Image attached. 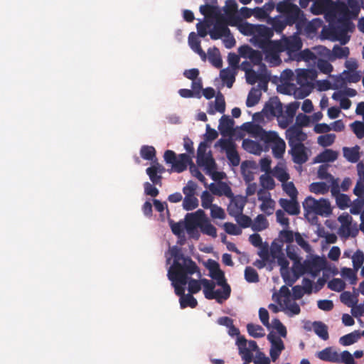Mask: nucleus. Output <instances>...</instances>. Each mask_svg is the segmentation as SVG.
<instances>
[{
  "mask_svg": "<svg viewBox=\"0 0 364 364\" xmlns=\"http://www.w3.org/2000/svg\"><path fill=\"white\" fill-rule=\"evenodd\" d=\"M188 44L191 48L197 54L199 55L203 61L207 60V54L202 49L200 46V41L198 39V36L194 32H191L188 36Z\"/></svg>",
  "mask_w": 364,
  "mask_h": 364,
  "instance_id": "obj_30",
  "label": "nucleus"
},
{
  "mask_svg": "<svg viewBox=\"0 0 364 364\" xmlns=\"http://www.w3.org/2000/svg\"><path fill=\"white\" fill-rule=\"evenodd\" d=\"M273 31L264 25L252 24V44L262 50L252 49V106L257 104L262 91L267 89L269 74L263 58L272 65H278L281 63L279 53L283 52L277 41H271Z\"/></svg>",
  "mask_w": 364,
  "mask_h": 364,
  "instance_id": "obj_1",
  "label": "nucleus"
},
{
  "mask_svg": "<svg viewBox=\"0 0 364 364\" xmlns=\"http://www.w3.org/2000/svg\"><path fill=\"white\" fill-rule=\"evenodd\" d=\"M293 161L298 164H304L308 160L306 150L304 144L290 146Z\"/></svg>",
  "mask_w": 364,
  "mask_h": 364,
  "instance_id": "obj_27",
  "label": "nucleus"
},
{
  "mask_svg": "<svg viewBox=\"0 0 364 364\" xmlns=\"http://www.w3.org/2000/svg\"><path fill=\"white\" fill-rule=\"evenodd\" d=\"M146 173L154 185H159V186H162L163 177L156 172L154 167H148L146 169Z\"/></svg>",
  "mask_w": 364,
  "mask_h": 364,
  "instance_id": "obj_51",
  "label": "nucleus"
},
{
  "mask_svg": "<svg viewBox=\"0 0 364 364\" xmlns=\"http://www.w3.org/2000/svg\"><path fill=\"white\" fill-rule=\"evenodd\" d=\"M156 149L152 146L143 145L140 149V155L142 159L147 161H157Z\"/></svg>",
  "mask_w": 364,
  "mask_h": 364,
  "instance_id": "obj_45",
  "label": "nucleus"
},
{
  "mask_svg": "<svg viewBox=\"0 0 364 364\" xmlns=\"http://www.w3.org/2000/svg\"><path fill=\"white\" fill-rule=\"evenodd\" d=\"M360 337V333L357 331H355L350 333L346 334L341 337L339 339V342L342 346H347L357 342Z\"/></svg>",
  "mask_w": 364,
  "mask_h": 364,
  "instance_id": "obj_47",
  "label": "nucleus"
},
{
  "mask_svg": "<svg viewBox=\"0 0 364 364\" xmlns=\"http://www.w3.org/2000/svg\"><path fill=\"white\" fill-rule=\"evenodd\" d=\"M216 145H218L226 153L227 158L231 162L232 166H238L240 164V156L236 150L235 143L231 139H220Z\"/></svg>",
  "mask_w": 364,
  "mask_h": 364,
  "instance_id": "obj_17",
  "label": "nucleus"
},
{
  "mask_svg": "<svg viewBox=\"0 0 364 364\" xmlns=\"http://www.w3.org/2000/svg\"><path fill=\"white\" fill-rule=\"evenodd\" d=\"M336 134H325L320 135L317 139V143L323 146L326 147L332 145L336 139Z\"/></svg>",
  "mask_w": 364,
  "mask_h": 364,
  "instance_id": "obj_52",
  "label": "nucleus"
},
{
  "mask_svg": "<svg viewBox=\"0 0 364 364\" xmlns=\"http://www.w3.org/2000/svg\"><path fill=\"white\" fill-rule=\"evenodd\" d=\"M197 164L200 166H203L208 173H211L216 169V164L210 154L200 156H197Z\"/></svg>",
  "mask_w": 364,
  "mask_h": 364,
  "instance_id": "obj_32",
  "label": "nucleus"
},
{
  "mask_svg": "<svg viewBox=\"0 0 364 364\" xmlns=\"http://www.w3.org/2000/svg\"><path fill=\"white\" fill-rule=\"evenodd\" d=\"M273 175L281 182H287L289 179V175L287 172L286 166L284 161H281L274 167Z\"/></svg>",
  "mask_w": 364,
  "mask_h": 364,
  "instance_id": "obj_39",
  "label": "nucleus"
},
{
  "mask_svg": "<svg viewBox=\"0 0 364 364\" xmlns=\"http://www.w3.org/2000/svg\"><path fill=\"white\" fill-rule=\"evenodd\" d=\"M346 5L348 9V16L346 18H341V14L338 13L336 22L331 24L333 27L335 26L334 24L337 23L340 24L341 33L336 39L343 45L347 43L350 39L349 36L346 35L350 27L349 18L357 17L361 7L360 2L358 0H348L347 4Z\"/></svg>",
  "mask_w": 364,
  "mask_h": 364,
  "instance_id": "obj_8",
  "label": "nucleus"
},
{
  "mask_svg": "<svg viewBox=\"0 0 364 364\" xmlns=\"http://www.w3.org/2000/svg\"><path fill=\"white\" fill-rule=\"evenodd\" d=\"M359 150H360V147L358 146H355L354 147H351V148L343 147V156L349 162L355 163L360 159Z\"/></svg>",
  "mask_w": 364,
  "mask_h": 364,
  "instance_id": "obj_40",
  "label": "nucleus"
},
{
  "mask_svg": "<svg viewBox=\"0 0 364 364\" xmlns=\"http://www.w3.org/2000/svg\"><path fill=\"white\" fill-rule=\"evenodd\" d=\"M272 145L274 158L282 159L286 151L285 141L275 132H267L261 127L252 123V154L259 155L269 149Z\"/></svg>",
  "mask_w": 364,
  "mask_h": 364,
  "instance_id": "obj_3",
  "label": "nucleus"
},
{
  "mask_svg": "<svg viewBox=\"0 0 364 364\" xmlns=\"http://www.w3.org/2000/svg\"><path fill=\"white\" fill-rule=\"evenodd\" d=\"M260 184L264 188L263 190L272 189L274 187V181L273 178L268 173H264L260 176Z\"/></svg>",
  "mask_w": 364,
  "mask_h": 364,
  "instance_id": "obj_57",
  "label": "nucleus"
},
{
  "mask_svg": "<svg viewBox=\"0 0 364 364\" xmlns=\"http://www.w3.org/2000/svg\"><path fill=\"white\" fill-rule=\"evenodd\" d=\"M311 11L316 15L324 14L326 20L330 24H333L336 22L338 13L343 18L348 16L346 4L334 2L332 0H315L311 6Z\"/></svg>",
  "mask_w": 364,
  "mask_h": 364,
  "instance_id": "obj_5",
  "label": "nucleus"
},
{
  "mask_svg": "<svg viewBox=\"0 0 364 364\" xmlns=\"http://www.w3.org/2000/svg\"><path fill=\"white\" fill-rule=\"evenodd\" d=\"M316 356L321 360L337 363L338 360V353L333 350L332 348H326L325 349L316 353Z\"/></svg>",
  "mask_w": 364,
  "mask_h": 364,
  "instance_id": "obj_33",
  "label": "nucleus"
},
{
  "mask_svg": "<svg viewBox=\"0 0 364 364\" xmlns=\"http://www.w3.org/2000/svg\"><path fill=\"white\" fill-rule=\"evenodd\" d=\"M282 112V105L277 98L270 99L264 105L262 110L252 116V122L265 123L274 117H278Z\"/></svg>",
  "mask_w": 364,
  "mask_h": 364,
  "instance_id": "obj_10",
  "label": "nucleus"
},
{
  "mask_svg": "<svg viewBox=\"0 0 364 364\" xmlns=\"http://www.w3.org/2000/svg\"><path fill=\"white\" fill-rule=\"evenodd\" d=\"M350 127L358 138L364 137V122L355 121L350 124Z\"/></svg>",
  "mask_w": 364,
  "mask_h": 364,
  "instance_id": "obj_63",
  "label": "nucleus"
},
{
  "mask_svg": "<svg viewBox=\"0 0 364 364\" xmlns=\"http://www.w3.org/2000/svg\"><path fill=\"white\" fill-rule=\"evenodd\" d=\"M278 301L281 310L284 311L288 316H293L300 313V307L295 301V299H292L289 289H287V296H279Z\"/></svg>",
  "mask_w": 364,
  "mask_h": 364,
  "instance_id": "obj_16",
  "label": "nucleus"
},
{
  "mask_svg": "<svg viewBox=\"0 0 364 364\" xmlns=\"http://www.w3.org/2000/svg\"><path fill=\"white\" fill-rule=\"evenodd\" d=\"M364 205V198H357L350 204V211L352 214L357 215L360 213L362 208Z\"/></svg>",
  "mask_w": 364,
  "mask_h": 364,
  "instance_id": "obj_61",
  "label": "nucleus"
},
{
  "mask_svg": "<svg viewBox=\"0 0 364 364\" xmlns=\"http://www.w3.org/2000/svg\"><path fill=\"white\" fill-rule=\"evenodd\" d=\"M341 226L338 230V234L345 239L349 237H355L358 232L357 228L352 226V217L348 213H343L338 218Z\"/></svg>",
  "mask_w": 364,
  "mask_h": 364,
  "instance_id": "obj_15",
  "label": "nucleus"
},
{
  "mask_svg": "<svg viewBox=\"0 0 364 364\" xmlns=\"http://www.w3.org/2000/svg\"><path fill=\"white\" fill-rule=\"evenodd\" d=\"M202 286L203 287V294L205 299L208 300L215 299L218 303L222 304L223 301L228 299V295H215V284L214 282L207 279L205 278L200 279Z\"/></svg>",
  "mask_w": 364,
  "mask_h": 364,
  "instance_id": "obj_20",
  "label": "nucleus"
},
{
  "mask_svg": "<svg viewBox=\"0 0 364 364\" xmlns=\"http://www.w3.org/2000/svg\"><path fill=\"white\" fill-rule=\"evenodd\" d=\"M309 191L316 195H324L329 191V186L324 182H314L309 185Z\"/></svg>",
  "mask_w": 364,
  "mask_h": 364,
  "instance_id": "obj_46",
  "label": "nucleus"
},
{
  "mask_svg": "<svg viewBox=\"0 0 364 364\" xmlns=\"http://www.w3.org/2000/svg\"><path fill=\"white\" fill-rule=\"evenodd\" d=\"M210 63L215 68H220L223 66V60L221 58L219 49L214 46L208 50V56Z\"/></svg>",
  "mask_w": 364,
  "mask_h": 364,
  "instance_id": "obj_37",
  "label": "nucleus"
},
{
  "mask_svg": "<svg viewBox=\"0 0 364 364\" xmlns=\"http://www.w3.org/2000/svg\"><path fill=\"white\" fill-rule=\"evenodd\" d=\"M277 10L285 16H279L270 20L272 26V31L281 33L287 25L296 23L299 20L301 11L299 8L291 3L289 0L279 2L277 5ZM271 29V28H269Z\"/></svg>",
  "mask_w": 364,
  "mask_h": 364,
  "instance_id": "obj_4",
  "label": "nucleus"
},
{
  "mask_svg": "<svg viewBox=\"0 0 364 364\" xmlns=\"http://www.w3.org/2000/svg\"><path fill=\"white\" fill-rule=\"evenodd\" d=\"M235 121L230 116L223 115L220 119L218 129L224 137H235L236 139H242L244 136L243 132L250 134V122L244 123L240 129H235Z\"/></svg>",
  "mask_w": 364,
  "mask_h": 364,
  "instance_id": "obj_9",
  "label": "nucleus"
},
{
  "mask_svg": "<svg viewBox=\"0 0 364 364\" xmlns=\"http://www.w3.org/2000/svg\"><path fill=\"white\" fill-rule=\"evenodd\" d=\"M282 188L291 199H296L298 192L292 182H283Z\"/></svg>",
  "mask_w": 364,
  "mask_h": 364,
  "instance_id": "obj_60",
  "label": "nucleus"
},
{
  "mask_svg": "<svg viewBox=\"0 0 364 364\" xmlns=\"http://www.w3.org/2000/svg\"><path fill=\"white\" fill-rule=\"evenodd\" d=\"M220 77L228 88H231L235 82V76L231 70L228 68L223 69L220 72Z\"/></svg>",
  "mask_w": 364,
  "mask_h": 364,
  "instance_id": "obj_50",
  "label": "nucleus"
},
{
  "mask_svg": "<svg viewBox=\"0 0 364 364\" xmlns=\"http://www.w3.org/2000/svg\"><path fill=\"white\" fill-rule=\"evenodd\" d=\"M252 361L255 364H269L270 358L262 352L257 351L255 355H252Z\"/></svg>",
  "mask_w": 364,
  "mask_h": 364,
  "instance_id": "obj_64",
  "label": "nucleus"
},
{
  "mask_svg": "<svg viewBox=\"0 0 364 364\" xmlns=\"http://www.w3.org/2000/svg\"><path fill=\"white\" fill-rule=\"evenodd\" d=\"M268 220L264 215H258L254 220H252V230L254 231H262L267 228Z\"/></svg>",
  "mask_w": 364,
  "mask_h": 364,
  "instance_id": "obj_44",
  "label": "nucleus"
},
{
  "mask_svg": "<svg viewBox=\"0 0 364 364\" xmlns=\"http://www.w3.org/2000/svg\"><path fill=\"white\" fill-rule=\"evenodd\" d=\"M313 329L315 333L323 341L328 338V332L327 326L321 321H314L312 323Z\"/></svg>",
  "mask_w": 364,
  "mask_h": 364,
  "instance_id": "obj_41",
  "label": "nucleus"
},
{
  "mask_svg": "<svg viewBox=\"0 0 364 364\" xmlns=\"http://www.w3.org/2000/svg\"><path fill=\"white\" fill-rule=\"evenodd\" d=\"M209 189L213 195L218 196H225L228 198L232 197L233 193L231 188L225 182L212 183L209 186Z\"/></svg>",
  "mask_w": 364,
  "mask_h": 364,
  "instance_id": "obj_28",
  "label": "nucleus"
},
{
  "mask_svg": "<svg viewBox=\"0 0 364 364\" xmlns=\"http://www.w3.org/2000/svg\"><path fill=\"white\" fill-rule=\"evenodd\" d=\"M286 138L289 146L303 144L302 142L306 139V134L301 127L292 126L287 130Z\"/></svg>",
  "mask_w": 364,
  "mask_h": 364,
  "instance_id": "obj_24",
  "label": "nucleus"
},
{
  "mask_svg": "<svg viewBox=\"0 0 364 364\" xmlns=\"http://www.w3.org/2000/svg\"><path fill=\"white\" fill-rule=\"evenodd\" d=\"M179 302L181 309H185L188 306L193 309L198 306L196 299L190 293L180 298Z\"/></svg>",
  "mask_w": 364,
  "mask_h": 364,
  "instance_id": "obj_49",
  "label": "nucleus"
},
{
  "mask_svg": "<svg viewBox=\"0 0 364 364\" xmlns=\"http://www.w3.org/2000/svg\"><path fill=\"white\" fill-rule=\"evenodd\" d=\"M338 156V151L332 149H325L315 157L314 163L333 162L337 159Z\"/></svg>",
  "mask_w": 364,
  "mask_h": 364,
  "instance_id": "obj_34",
  "label": "nucleus"
},
{
  "mask_svg": "<svg viewBox=\"0 0 364 364\" xmlns=\"http://www.w3.org/2000/svg\"><path fill=\"white\" fill-rule=\"evenodd\" d=\"M315 65H316L321 72L325 74H329L333 70V66L326 60L317 58Z\"/></svg>",
  "mask_w": 364,
  "mask_h": 364,
  "instance_id": "obj_59",
  "label": "nucleus"
},
{
  "mask_svg": "<svg viewBox=\"0 0 364 364\" xmlns=\"http://www.w3.org/2000/svg\"><path fill=\"white\" fill-rule=\"evenodd\" d=\"M189 273L186 272H168L167 276L174 287L175 293L180 298L186 295L185 286L188 283Z\"/></svg>",
  "mask_w": 364,
  "mask_h": 364,
  "instance_id": "obj_14",
  "label": "nucleus"
},
{
  "mask_svg": "<svg viewBox=\"0 0 364 364\" xmlns=\"http://www.w3.org/2000/svg\"><path fill=\"white\" fill-rule=\"evenodd\" d=\"M284 243L282 240H275L270 247V252L269 254L267 248H263L259 253V256L264 260H268L269 257L272 258L273 262H276L279 266L280 257L284 255L282 252Z\"/></svg>",
  "mask_w": 364,
  "mask_h": 364,
  "instance_id": "obj_19",
  "label": "nucleus"
},
{
  "mask_svg": "<svg viewBox=\"0 0 364 364\" xmlns=\"http://www.w3.org/2000/svg\"><path fill=\"white\" fill-rule=\"evenodd\" d=\"M205 212L199 209L195 213H187L185 217V228L191 229L192 228H199L205 218Z\"/></svg>",
  "mask_w": 364,
  "mask_h": 364,
  "instance_id": "obj_26",
  "label": "nucleus"
},
{
  "mask_svg": "<svg viewBox=\"0 0 364 364\" xmlns=\"http://www.w3.org/2000/svg\"><path fill=\"white\" fill-rule=\"evenodd\" d=\"M171 255L173 257V262L169 267L168 272H186L190 274L198 272V277L201 276L196 263L190 257H184L181 248L173 246L171 249Z\"/></svg>",
  "mask_w": 364,
  "mask_h": 364,
  "instance_id": "obj_7",
  "label": "nucleus"
},
{
  "mask_svg": "<svg viewBox=\"0 0 364 364\" xmlns=\"http://www.w3.org/2000/svg\"><path fill=\"white\" fill-rule=\"evenodd\" d=\"M316 55L309 49H305L301 51H299L293 60L301 61L304 60L309 64H316L317 60Z\"/></svg>",
  "mask_w": 364,
  "mask_h": 364,
  "instance_id": "obj_38",
  "label": "nucleus"
},
{
  "mask_svg": "<svg viewBox=\"0 0 364 364\" xmlns=\"http://www.w3.org/2000/svg\"><path fill=\"white\" fill-rule=\"evenodd\" d=\"M277 42L279 44L282 50L286 52L291 60H294L303 45L298 33H294L289 37L283 36L280 41Z\"/></svg>",
  "mask_w": 364,
  "mask_h": 364,
  "instance_id": "obj_12",
  "label": "nucleus"
},
{
  "mask_svg": "<svg viewBox=\"0 0 364 364\" xmlns=\"http://www.w3.org/2000/svg\"><path fill=\"white\" fill-rule=\"evenodd\" d=\"M328 165L323 164L319 166L318 169V177L321 179L328 180L329 182H336V179L328 173Z\"/></svg>",
  "mask_w": 364,
  "mask_h": 364,
  "instance_id": "obj_58",
  "label": "nucleus"
},
{
  "mask_svg": "<svg viewBox=\"0 0 364 364\" xmlns=\"http://www.w3.org/2000/svg\"><path fill=\"white\" fill-rule=\"evenodd\" d=\"M358 292L355 291H354L353 294L349 291H344L341 294L340 299L344 304L351 308L353 305L358 304Z\"/></svg>",
  "mask_w": 364,
  "mask_h": 364,
  "instance_id": "obj_43",
  "label": "nucleus"
},
{
  "mask_svg": "<svg viewBox=\"0 0 364 364\" xmlns=\"http://www.w3.org/2000/svg\"><path fill=\"white\" fill-rule=\"evenodd\" d=\"M342 77L348 82H357L361 78V73L357 70L345 71L342 74Z\"/></svg>",
  "mask_w": 364,
  "mask_h": 364,
  "instance_id": "obj_53",
  "label": "nucleus"
},
{
  "mask_svg": "<svg viewBox=\"0 0 364 364\" xmlns=\"http://www.w3.org/2000/svg\"><path fill=\"white\" fill-rule=\"evenodd\" d=\"M241 171L247 185L246 193L250 196V160H246L242 163Z\"/></svg>",
  "mask_w": 364,
  "mask_h": 364,
  "instance_id": "obj_42",
  "label": "nucleus"
},
{
  "mask_svg": "<svg viewBox=\"0 0 364 364\" xmlns=\"http://www.w3.org/2000/svg\"><path fill=\"white\" fill-rule=\"evenodd\" d=\"M296 73V80L299 85L311 87L312 82L317 77V71L315 68L297 69Z\"/></svg>",
  "mask_w": 364,
  "mask_h": 364,
  "instance_id": "obj_21",
  "label": "nucleus"
},
{
  "mask_svg": "<svg viewBox=\"0 0 364 364\" xmlns=\"http://www.w3.org/2000/svg\"><path fill=\"white\" fill-rule=\"evenodd\" d=\"M279 202L282 208L289 214L294 215L299 213V206L296 201V199L291 198L290 200H288L281 198Z\"/></svg>",
  "mask_w": 364,
  "mask_h": 364,
  "instance_id": "obj_35",
  "label": "nucleus"
},
{
  "mask_svg": "<svg viewBox=\"0 0 364 364\" xmlns=\"http://www.w3.org/2000/svg\"><path fill=\"white\" fill-rule=\"evenodd\" d=\"M258 200L261 202L259 208L261 211L269 215L273 213L275 202L271 198L269 192L267 190H259L257 192Z\"/></svg>",
  "mask_w": 364,
  "mask_h": 364,
  "instance_id": "obj_23",
  "label": "nucleus"
},
{
  "mask_svg": "<svg viewBox=\"0 0 364 364\" xmlns=\"http://www.w3.org/2000/svg\"><path fill=\"white\" fill-rule=\"evenodd\" d=\"M223 19L228 21L231 26H236L242 22V17L238 13V6L235 0H226L223 8Z\"/></svg>",
  "mask_w": 364,
  "mask_h": 364,
  "instance_id": "obj_13",
  "label": "nucleus"
},
{
  "mask_svg": "<svg viewBox=\"0 0 364 364\" xmlns=\"http://www.w3.org/2000/svg\"><path fill=\"white\" fill-rule=\"evenodd\" d=\"M322 55L328 58L329 60H335L337 58H347L349 55V49L346 46L335 45L331 50L326 47L318 46L316 48Z\"/></svg>",
  "mask_w": 364,
  "mask_h": 364,
  "instance_id": "obj_18",
  "label": "nucleus"
},
{
  "mask_svg": "<svg viewBox=\"0 0 364 364\" xmlns=\"http://www.w3.org/2000/svg\"><path fill=\"white\" fill-rule=\"evenodd\" d=\"M247 340L245 336H239L236 340L239 354L244 360V364L250 363V348L247 347Z\"/></svg>",
  "mask_w": 364,
  "mask_h": 364,
  "instance_id": "obj_29",
  "label": "nucleus"
},
{
  "mask_svg": "<svg viewBox=\"0 0 364 364\" xmlns=\"http://www.w3.org/2000/svg\"><path fill=\"white\" fill-rule=\"evenodd\" d=\"M353 268L355 270L360 269L364 262V253L358 250L351 257Z\"/></svg>",
  "mask_w": 364,
  "mask_h": 364,
  "instance_id": "obj_54",
  "label": "nucleus"
},
{
  "mask_svg": "<svg viewBox=\"0 0 364 364\" xmlns=\"http://www.w3.org/2000/svg\"><path fill=\"white\" fill-rule=\"evenodd\" d=\"M187 284H188V290L191 294H197L201 289L202 282L200 279L198 280L188 277Z\"/></svg>",
  "mask_w": 364,
  "mask_h": 364,
  "instance_id": "obj_55",
  "label": "nucleus"
},
{
  "mask_svg": "<svg viewBox=\"0 0 364 364\" xmlns=\"http://www.w3.org/2000/svg\"><path fill=\"white\" fill-rule=\"evenodd\" d=\"M191 163L193 162L189 155L181 154L173 164L172 168L175 172L181 173L187 168L188 165L191 166Z\"/></svg>",
  "mask_w": 364,
  "mask_h": 364,
  "instance_id": "obj_31",
  "label": "nucleus"
},
{
  "mask_svg": "<svg viewBox=\"0 0 364 364\" xmlns=\"http://www.w3.org/2000/svg\"><path fill=\"white\" fill-rule=\"evenodd\" d=\"M274 8V4L272 1H269L265 4L262 8L256 7L255 9H252V16H254L259 19L265 18Z\"/></svg>",
  "mask_w": 364,
  "mask_h": 364,
  "instance_id": "obj_36",
  "label": "nucleus"
},
{
  "mask_svg": "<svg viewBox=\"0 0 364 364\" xmlns=\"http://www.w3.org/2000/svg\"><path fill=\"white\" fill-rule=\"evenodd\" d=\"M200 231L208 236H211L213 238L217 237V229L205 217V220L202 223L200 227Z\"/></svg>",
  "mask_w": 364,
  "mask_h": 364,
  "instance_id": "obj_48",
  "label": "nucleus"
},
{
  "mask_svg": "<svg viewBox=\"0 0 364 364\" xmlns=\"http://www.w3.org/2000/svg\"><path fill=\"white\" fill-rule=\"evenodd\" d=\"M287 253L293 262L291 267H289V261L284 255L280 257L279 267L281 276L288 286H292L300 277L305 274L315 278L326 267V259L316 255L310 256L301 262V257L291 245L287 247Z\"/></svg>",
  "mask_w": 364,
  "mask_h": 364,
  "instance_id": "obj_2",
  "label": "nucleus"
},
{
  "mask_svg": "<svg viewBox=\"0 0 364 364\" xmlns=\"http://www.w3.org/2000/svg\"><path fill=\"white\" fill-rule=\"evenodd\" d=\"M199 11L205 18L215 20L213 28L209 31L211 39L218 40L230 35V30L228 28L230 25L228 21L223 19V14L218 6H200Z\"/></svg>",
  "mask_w": 364,
  "mask_h": 364,
  "instance_id": "obj_6",
  "label": "nucleus"
},
{
  "mask_svg": "<svg viewBox=\"0 0 364 364\" xmlns=\"http://www.w3.org/2000/svg\"><path fill=\"white\" fill-rule=\"evenodd\" d=\"M351 314L353 316L358 318L360 324L363 323L361 318L364 316V304H355L351 307Z\"/></svg>",
  "mask_w": 364,
  "mask_h": 364,
  "instance_id": "obj_62",
  "label": "nucleus"
},
{
  "mask_svg": "<svg viewBox=\"0 0 364 364\" xmlns=\"http://www.w3.org/2000/svg\"><path fill=\"white\" fill-rule=\"evenodd\" d=\"M198 205V200L195 196L185 197L183 200V208L186 210H192Z\"/></svg>",
  "mask_w": 364,
  "mask_h": 364,
  "instance_id": "obj_56",
  "label": "nucleus"
},
{
  "mask_svg": "<svg viewBox=\"0 0 364 364\" xmlns=\"http://www.w3.org/2000/svg\"><path fill=\"white\" fill-rule=\"evenodd\" d=\"M303 207L307 215L328 217L332 213L331 203L328 200L325 198L316 200L311 196H308L303 202Z\"/></svg>",
  "mask_w": 364,
  "mask_h": 364,
  "instance_id": "obj_11",
  "label": "nucleus"
},
{
  "mask_svg": "<svg viewBox=\"0 0 364 364\" xmlns=\"http://www.w3.org/2000/svg\"><path fill=\"white\" fill-rule=\"evenodd\" d=\"M267 339L271 343L269 350L271 359L273 361H275L280 355L282 351L284 349V344L280 336L274 332L269 333Z\"/></svg>",
  "mask_w": 364,
  "mask_h": 364,
  "instance_id": "obj_22",
  "label": "nucleus"
},
{
  "mask_svg": "<svg viewBox=\"0 0 364 364\" xmlns=\"http://www.w3.org/2000/svg\"><path fill=\"white\" fill-rule=\"evenodd\" d=\"M229 198L230 199V203L228 206L227 210L229 215L237 218L242 213L246 199L243 196H235L233 194L232 197H230Z\"/></svg>",
  "mask_w": 364,
  "mask_h": 364,
  "instance_id": "obj_25",
  "label": "nucleus"
}]
</instances>
